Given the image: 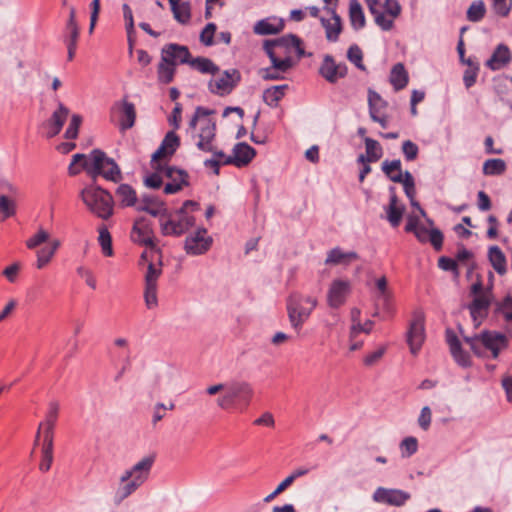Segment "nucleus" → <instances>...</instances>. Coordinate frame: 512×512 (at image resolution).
<instances>
[{"mask_svg":"<svg viewBox=\"0 0 512 512\" xmlns=\"http://www.w3.org/2000/svg\"><path fill=\"white\" fill-rule=\"evenodd\" d=\"M209 115V110L203 107H197L190 121L189 125L190 128L193 129V138L196 147L203 152L212 153L218 158H224V152L218 150L215 145L216 124Z\"/></svg>","mask_w":512,"mask_h":512,"instance_id":"20e7f679","label":"nucleus"},{"mask_svg":"<svg viewBox=\"0 0 512 512\" xmlns=\"http://www.w3.org/2000/svg\"><path fill=\"white\" fill-rule=\"evenodd\" d=\"M382 171L392 181V177H404L402 172V164L399 159L388 161L385 160L382 163Z\"/></svg>","mask_w":512,"mask_h":512,"instance_id":"8fccbe9b","label":"nucleus"},{"mask_svg":"<svg viewBox=\"0 0 512 512\" xmlns=\"http://www.w3.org/2000/svg\"><path fill=\"white\" fill-rule=\"evenodd\" d=\"M389 193V204L386 207H384V210L386 212V219L388 220L392 227L396 228L401 223L404 213V206L400 203L396 195L395 187L391 186L389 188Z\"/></svg>","mask_w":512,"mask_h":512,"instance_id":"6ab92c4d","label":"nucleus"},{"mask_svg":"<svg viewBox=\"0 0 512 512\" xmlns=\"http://www.w3.org/2000/svg\"><path fill=\"white\" fill-rule=\"evenodd\" d=\"M68 115L69 109L65 107L63 104H59L58 109L53 112L50 119L44 124V127L47 130V138H53L54 136L59 134L64 123L68 118Z\"/></svg>","mask_w":512,"mask_h":512,"instance_id":"412c9836","label":"nucleus"},{"mask_svg":"<svg viewBox=\"0 0 512 512\" xmlns=\"http://www.w3.org/2000/svg\"><path fill=\"white\" fill-rule=\"evenodd\" d=\"M486 14V6L482 0L473 1L467 9L466 16L471 22H480Z\"/></svg>","mask_w":512,"mask_h":512,"instance_id":"49530a36","label":"nucleus"},{"mask_svg":"<svg viewBox=\"0 0 512 512\" xmlns=\"http://www.w3.org/2000/svg\"><path fill=\"white\" fill-rule=\"evenodd\" d=\"M180 145V139L174 131H170L164 137L160 147L153 153L152 160L158 161L167 156H171Z\"/></svg>","mask_w":512,"mask_h":512,"instance_id":"bb28decb","label":"nucleus"},{"mask_svg":"<svg viewBox=\"0 0 512 512\" xmlns=\"http://www.w3.org/2000/svg\"><path fill=\"white\" fill-rule=\"evenodd\" d=\"M76 272L77 274L83 278L86 282V284L92 288L93 290L96 289L97 287V282H96V278L93 274V272L85 267V266H79L77 269H76Z\"/></svg>","mask_w":512,"mask_h":512,"instance_id":"69168bd1","label":"nucleus"},{"mask_svg":"<svg viewBox=\"0 0 512 512\" xmlns=\"http://www.w3.org/2000/svg\"><path fill=\"white\" fill-rule=\"evenodd\" d=\"M364 142H365L367 157H365L364 155H360L358 158V161L361 163H365L366 161H368V162L378 161L383 155V150H382V147L379 144V142L372 138H369V137H365Z\"/></svg>","mask_w":512,"mask_h":512,"instance_id":"2f4dec72","label":"nucleus"},{"mask_svg":"<svg viewBox=\"0 0 512 512\" xmlns=\"http://www.w3.org/2000/svg\"><path fill=\"white\" fill-rule=\"evenodd\" d=\"M80 198L91 213L103 220L109 219L114 213L112 195L95 183L83 188Z\"/></svg>","mask_w":512,"mask_h":512,"instance_id":"0eeeda50","label":"nucleus"},{"mask_svg":"<svg viewBox=\"0 0 512 512\" xmlns=\"http://www.w3.org/2000/svg\"><path fill=\"white\" fill-rule=\"evenodd\" d=\"M53 441L54 432L43 430L42 459L39 464L42 472L49 471L53 463Z\"/></svg>","mask_w":512,"mask_h":512,"instance_id":"cd10ccee","label":"nucleus"},{"mask_svg":"<svg viewBox=\"0 0 512 512\" xmlns=\"http://www.w3.org/2000/svg\"><path fill=\"white\" fill-rule=\"evenodd\" d=\"M368 106H369V115L376 116L380 114H384L383 111L387 107V102L382 99V97L375 91L369 89L368 91Z\"/></svg>","mask_w":512,"mask_h":512,"instance_id":"37998d69","label":"nucleus"},{"mask_svg":"<svg viewBox=\"0 0 512 512\" xmlns=\"http://www.w3.org/2000/svg\"><path fill=\"white\" fill-rule=\"evenodd\" d=\"M347 58L350 62L355 64L359 69L365 70V66L362 63L363 53L357 45H352L347 51Z\"/></svg>","mask_w":512,"mask_h":512,"instance_id":"052dcab7","label":"nucleus"},{"mask_svg":"<svg viewBox=\"0 0 512 512\" xmlns=\"http://www.w3.org/2000/svg\"><path fill=\"white\" fill-rule=\"evenodd\" d=\"M356 259H358L357 253L343 252L340 248H334L328 252L325 263L333 265L347 264Z\"/></svg>","mask_w":512,"mask_h":512,"instance_id":"473e14b6","label":"nucleus"},{"mask_svg":"<svg viewBox=\"0 0 512 512\" xmlns=\"http://www.w3.org/2000/svg\"><path fill=\"white\" fill-rule=\"evenodd\" d=\"M216 24L208 23L200 33V41L205 46H212L214 44V36L216 32Z\"/></svg>","mask_w":512,"mask_h":512,"instance_id":"13d9d810","label":"nucleus"},{"mask_svg":"<svg viewBox=\"0 0 512 512\" xmlns=\"http://www.w3.org/2000/svg\"><path fill=\"white\" fill-rule=\"evenodd\" d=\"M317 305L318 299L316 296L294 292L288 297L287 314L291 327L296 332H300Z\"/></svg>","mask_w":512,"mask_h":512,"instance_id":"6e6552de","label":"nucleus"},{"mask_svg":"<svg viewBox=\"0 0 512 512\" xmlns=\"http://www.w3.org/2000/svg\"><path fill=\"white\" fill-rule=\"evenodd\" d=\"M496 313L501 314L506 322L512 321V296L508 295L496 303Z\"/></svg>","mask_w":512,"mask_h":512,"instance_id":"864d4df0","label":"nucleus"},{"mask_svg":"<svg viewBox=\"0 0 512 512\" xmlns=\"http://www.w3.org/2000/svg\"><path fill=\"white\" fill-rule=\"evenodd\" d=\"M50 239V234L44 228L40 227L37 232L28 238L25 242L28 249H35L38 246L47 243Z\"/></svg>","mask_w":512,"mask_h":512,"instance_id":"3c124183","label":"nucleus"},{"mask_svg":"<svg viewBox=\"0 0 512 512\" xmlns=\"http://www.w3.org/2000/svg\"><path fill=\"white\" fill-rule=\"evenodd\" d=\"M55 253L48 247H43L36 251V263L37 269H44L53 259Z\"/></svg>","mask_w":512,"mask_h":512,"instance_id":"5fc2aeb1","label":"nucleus"},{"mask_svg":"<svg viewBox=\"0 0 512 512\" xmlns=\"http://www.w3.org/2000/svg\"><path fill=\"white\" fill-rule=\"evenodd\" d=\"M212 245V238L207 235L206 229H199L195 234L185 240V251L190 255L206 253Z\"/></svg>","mask_w":512,"mask_h":512,"instance_id":"2eb2a0df","label":"nucleus"},{"mask_svg":"<svg viewBox=\"0 0 512 512\" xmlns=\"http://www.w3.org/2000/svg\"><path fill=\"white\" fill-rule=\"evenodd\" d=\"M67 39L66 44L77 45L79 38V27L76 22V10L74 7L70 8L69 19L66 24Z\"/></svg>","mask_w":512,"mask_h":512,"instance_id":"c03bdc74","label":"nucleus"},{"mask_svg":"<svg viewBox=\"0 0 512 512\" xmlns=\"http://www.w3.org/2000/svg\"><path fill=\"white\" fill-rule=\"evenodd\" d=\"M490 305V299L487 295H477L469 305L470 315L473 319L475 327L480 326L482 320L487 316Z\"/></svg>","mask_w":512,"mask_h":512,"instance_id":"a878e982","label":"nucleus"},{"mask_svg":"<svg viewBox=\"0 0 512 512\" xmlns=\"http://www.w3.org/2000/svg\"><path fill=\"white\" fill-rule=\"evenodd\" d=\"M392 182L400 183L403 185L404 192L408 199L415 197V182L412 174L409 171L404 172V177H392Z\"/></svg>","mask_w":512,"mask_h":512,"instance_id":"09e8293b","label":"nucleus"},{"mask_svg":"<svg viewBox=\"0 0 512 512\" xmlns=\"http://www.w3.org/2000/svg\"><path fill=\"white\" fill-rule=\"evenodd\" d=\"M390 82L396 91L406 87L408 83V74L402 63L393 66L390 74Z\"/></svg>","mask_w":512,"mask_h":512,"instance_id":"c9c22d12","label":"nucleus"},{"mask_svg":"<svg viewBox=\"0 0 512 512\" xmlns=\"http://www.w3.org/2000/svg\"><path fill=\"white\" fill-rule=\"evenodd\" d=\"M58 414L59 403L57 401L49 402L45 420L39 423L40 429L54 432V428L58 419Z\"/></svg>","mask_w":512,"mask_h":512,"instance_id":"ea45409f","label":"nucleus"},{"mask_svg":"<svg viewBox=\"0 0 512 512\" xmlns=\"http://www.w3.org/2000/svg\"><path fill=\"white\" fill-rule=\"evenodd\" d=\"M171 10L175 20L181 24H187L191 18V7L186 1H172Z\"/></svg>","mask_w":512,"mask_h":512,"instance_id":"f704fd0d","label":"nucleus"},{"mask_svg":"<svg viewBox=\"0 0 512 512\" xmlns=\"http://www.w3.org/2000/svg\"><path fill=\"white\" fill-rule=\"evenodd\" d=\"M98 231H99L98 242L101 246L102 253L105 256L111 257L113 255L111 234L108 231L107 227L104 225L100 226Z\"/></svg>","mask_w":512,"mask_h":512,"instance_id":"de8ad7c7","label":"nucleus"},{"mask_svg":"<svg viewBox=\"0 0 512 512\" xmlns=\"http://www.w3.org/2000/svg\"><path fill=\"white\" fill-rule=\"evenodd\" d=\"M401 456L409 458L414 455L418 450V440L413 436L404 438L399 445Z\"/></svg>","mask_w":512,"mask_h":512,"instance_id":"603ef678","label":"nucleus"},{"mask_svg":"<svg viewBox=\"0 0 512 512\" xmlns=\"http://www.w3.org/2000/svg\"><path fill=\"white\" fill-rule=\"evenodd\" d=\"M483 174L487 176L501 175L506 171V163L502 159H488L483 163Z\"/></svg>","mask_w":512,"mask_h":512,"instance_id":"a18cd8bd","label":"nucleus"},{"mask_svg":"<svg viewBox=\"0 0 512 512\" xmlns=\"http://www.w3.org/2000/svg\"><path fill=\"white\" fill-rule=\"evenodd\" d=\"M115 194L123 207L135 206L137 203L136 191L128 184H121Z\"/></svg>","mask_w":512,"mask_h":512,"instance_id":"72a5a7b5","label":"nucleus"},{"mask_svg":"<svg viewBox=\"0 0 512 512\" xmlns=\"http://www.w3.org/2000/svg\"><path fill=\"white\" fill-rule=\"evenodd\" d=\"M473 353L478 357H486L490 352L493 359H497L500 352L508 347L506 335L491 330H484L474 336L464 337Z\"/></svg>","mask_w":512,"mask_h":512,"instance_id":"423d86ee","label":"nucleus"},{"mask_svg":"<svg viewBox=\"0 0 512 512\" xmlns=\"http://www.w3.org/2000/svg\"><path fill=\"white\" fill-rule=\"evenodd\" d=\"M350 290V284L344 280H334L327 293V303L331 308L341 307L347 298Z\"/></svg>","mask_w":512,"mask_h":512,"instance_id":"a211bd4d","label":"nucleus"},{"mask_svg":"<svg viewBox=\"0 0 512 512\" xmlns=\"http://www.w3.org/2000/svg\"><path fill=\"white\" fill-rule=\"evenodd\" d=\"M136 209L147 212L154 217H160V219H164L168 212L164 202L155 196H143Z\"/></svg>","mask_w":512,"mask_h":512,"instance_id":"4be33fe9","label":"nucleus"},{"mask_svg":"<svg viewBox=\"0 0 512 512\" xmlns=\"http://www.w3.org/2000/svg\"><path fill=\"white\" fill-rule=\"evenodd\" d=\"M284 28V22L278 18H266L258 21L254 26V33L258 35L277 34Z\"/></svg>","mask_w":512,"mask_h":512,"instance_id":"c85d7f7f","label":"nucleus"},{"mask_svg":"<svg viewBox=\"0 0 512 512\" xmlns=\"http://www.w3.org/2000/svg\"><path fill=\"white\" fill-rule=\"evenodd\" d=\"M241 80L237 69L225 70L208 82V89L212 94L225 96L230 94Z\"/></svg>","mask_w":512,"mask_h":512,"instance_id":"9b49d317","label":"nucleus"},{"mask_svg":"<svg viewBox=\"0 0 512 512\" xmlns=\"http://www.w3.org/2000/svg\"><path fill=\"white\" fill-rule=\"evenodd\" d=\"M116 349L122 350L123 366L121 367L116 379H119L123 373L130 367L131 364V350L127 339L119 337L113 342Z\"/></svg>","mask_w":512,"mask_h":512,"instance_id":"a19ab883","label":"nucleus"},{"mask_svg":"<svg viewBox=\"0 0 512 512\" xmlns=\"http://www.w3.org/2000/svg\"><path fill=\"white\" fill-rule=\"evenodd\" d=\"M511 60L512 55L508 46L499 44L493 51L491 57L486 61L485 65L492 71H497L507 66Z\"/></svg>","mask_w":512,"mask_h":512,"instance_id":"b1692460","label":"nucleus"},{"mask_svg":"<svg viewBox=\"0 0 512 512\" xmlns=\"http://www.w3.org/2000/svg\"><path fill=\"white\" fill-rule=\"evenodd\" d=\"M82 170H85L94 182L99 176L112 182H118L122 178L121 170L116 162L99 149H94L88 155L77 153L72 156L68 167L69 174L75 176Z\"/></svg>","mask_w":512,"mask_h":512,"instance_id":"f257e3e1","label":"nucleus"},{"mask_svg":"<svg viewBox=\"0 0 512 512\" xmlns=\"http://www.w3.org/2000/svg\"><path fill=\"white\" fill-rule=\"evenodd\" d=\"M425 341V316L422 311H416L407 331V343L410 352L417 355Z\"/></svg>","mask_w":512,"mask_h":512,"instance_id":"f8f14e48","label":"nucleus"},{"mask_svg":"<svg viewBox=\"0 0 512 512\" xmlns=\"http://www.w3.org/2000/svg\"><path fill=\"white\" fill-rule=\"evenodd\" d=\"M402 152L407 161H413L417 158L419 153L418 146L411 140H406L402 144Z\"/></svg>","mask_w":512,"mask_h":512,"instance_id":"0e129e2a","label":"nucleus"},{"mask_svg":"<svg viewBox=\"0 0 512 512\" xmlns=\"http://www.w3.org/2000/svg\"><path fill=\"white\" fill-rule=\"evenodd\" d=\"M288 89L287 84L272 86L267 88L263 92V100L264 102L271 106L276 107L279 101L285 96L286 90Z\"/></svg>","mask_w":512,"mask_h":512,"instance_id":"e433bc0d","label":"nucleus"},{"mask_svg":"<svg viewBox=\"0 0 512 512\" xmlns=\"http://www.w3.org/2000/svg\"><path fill=\"white\" fill-rule=\"evenodd\" d=\"M121 115L119 120L120 129L125 131L132 128L136 120L135 105L131 102L123 100L121 102Z\"/></svg>","mask_w":512,"mask_h":512,"instance_id":"c756f323","label":"nucleus"},{"mask_svg":"<svg viewBox=\"0 0 512 512\" xmlns=\"http://www.w3.org/2000/svg\"><path fill=\"white\" fill-rule=\"evenodd\" d=\"M492 8L498 16L507 17L512 8V0H492Z\"/></svg>","mask_w":512,"mask_h":512,"instance_id":"bf43d9fd","label":"nucleus"},{"mask_svg":"<svg viewBox=\"0 0 512 512\" xmlns=\"http://www.w3.org/2000/svg\"><path fill=\"white\" fill-rule=\"evenodd\" d=\"M410 494L400 489H389L378 487L373 493V500L391 506H403L409 499Z\"/></svg>","mask_w":512,"mask_h":512,"instance_id":"4468645a","label":"nucleus"},{"mask_svg":"<svg viewBox=\"0 0 512 512\" xmlns=\"http://www.w3.org/2000/svg\"><path fill=\"white\" fill-rule=\"evenodd\" d=\"M376 287L379 291V297L380 299L385 303L388 304V302L391 299V293L388 290V284L386 277H381L376 281Z\"/></svg>","mask_w":512,"mask_h":512,"instance_id":"338daca9","label":"nucleus"},{"mask_svg":"<svg viewBox=\"0 0 512 512\" xmlns=\"http://www.w3.org/2000/svg\"><path fill=\"white\" fill-rule=\"evenodd\" d=\"M446 342L449 345L450 352L454 360L461 366L467 367L470 365V356L463 351L461 343L452 329L446 330Z\"/></svg>","mask_w":512,"mask_h":512,"instance_id":"5701e85b","label":"nucleus"},{"mask_svg":"<svg viewBox=\"0 0 512 512\" xmlns=\"http://www.w3.org/2000/svg\"><path fill=\"white\" fill-rule=\"evenodd\" d=\"M432 420V412L431 409L428 406H424L421 409L419 418H418V424L423 430H428L431 424Z\"/></svg>","mask_w":512,"mask_h":512,"instance_id":"774afa93","label":"nucleus"},{"mask_svg":"<svg viewBox=\"0 0 512 512\" xmlns=\"http://www.w3.org/2000/svg\"><path fill=\"white\" fill-rule=\"evenodd\" d=\"M319 73L329 83H335L346 76L347 66L345 63H336L331 55H325Z\"/></svg>","mask_w":512,"mask_h":512,"instance_id":"dca6fc26","label":"nucleus"},{"mask_svg":"<svg viewBox=\"0 0 512 512\" xmlns=\"http://www.w3.org/2000/svg\"><path fill=\"white\" fill-rule=\"evenodd\" d=\"M154 462V455L145 456L121 475L119 487L115 494L117 503L129 497L146 482Z\"/></svg>","mask_w":512,"mask_h":512,"instance_id":"39448f33","label":"nucleus"},{"mask_svg":"<svg viewBox=\"0 0 512 512\" xmlns=\"http://www.w3.org/2000/svg\"><path fill=\"white\" fill-rule=\"evenodd\" d=\"M189 65L202 74L215 76L219 72V67L212 60L205 57L190 59Z\"/></svg>","mask_w":512,"mask_h":512,"instance_id":"4c0bfd02","label":"nucleus"},{"mask_svg":"<svg viewBox=\"0 0 512 512\" xmlns=\"http://www.w3.org/2000/svg\"><path fill=\"white\" fill-rule=\"evenodd\" d=\"M255 155L256 151L253 147L244 142L237 143L233 148V155L227 156L224 159L223 164H233L236 167H243L248 165Z\"/></svg>","mask_w":512,"mask_h":512,"instance_id":"f3484780","label":"nucleus"},{"mask_svg":"<svg viewBox=\"0 0 512 512\" xmlns=\"http://www.w3.org/2000/svg\"><path fill=\"white\" fill-rule=\"evenodd\" d=\"M15 214V202L5 196H0V219L3 221Z\"/></svg>","mask_w":512,"mask_h":512,"instance_id":"6e6d98bb","label":"nucleus"},{"mask_svg":"<svg viewBox=\"0 0 512 512\" xmlns=\"http://www.w3.org/2000/svg\"><path fill=\"white\" fill-rule=\"evenodd\" d=\"M161 55L169 60L173 65L189 64L191 54L186 46L179 44H168L162 48Z\"/></svg>","mask_w":512,"mask_h":512,"instance_id":"aec40b11","label":"nucleus"},{"mask_svg":"<svg viewBox=\"0 0 512 512\" xmlns=\"http://www.w3.org/2000/svg\"><path fill=\"white\" fill-rule=\"evenodd\" d=\"M164 174L167 178L171 180L172 183H181L183 185L187 184V174L183 170L174 167H166L164 170Z\"/></svg>","mask_w":512,"mask_h":512,"instance_id":"4d7b16f0","label":"nucleus"},{"mask_svg":"<svg viewBox=\"0 0 512 512\" xmlns=\"http://www.w3.org/2000/svg\"><path fill=\"white\" fill-rule=\"evenodd\" d=\"M210 396L219 394L216 405L221 410L246 409L254 396V389L247 381L233 380L217 383L206 388Z\"/></svg>","mask_w":512,"mask_h":512,"instance_id":"f03ea898","label":"nucleus"},{"mask_svg":"<svg viewBox=\"0 0 512 512\" xmlns=\"http://www.w3.org/2000/svg\"><path fill=\"white\" fill-rule=\"evenodd\" d=\"M375 23L384 31L394 27L395 19L401 13V6L397 0H365Z\"/></svg>","mask_w":512,"mask_h":512,"instance_id":"9d476101","label":"nucleus"},{"mask_svg":"<svg viewBox=\"0 0 512 512\" xmlns=\"http://www.w3.org/2000/svg\"><path fill=\"white\" fill-rule=\"evenodd\" d=\"M189 208L197 209L198 204L187 200L174 214L167 212L164 219H159L161 232L164 236H180L195 225V217L188 212Z\"/></svg>","mask_w":512,"mask_h":512,"instance_id":"1a4fd4ad","label":"nucleus"},{"mask_svg":"<svg viewBox=\"0 0 512 512\" xmlns=\"http://www.w3.org/2000/svg\"><path fill=\"white\" fill-rule=\"evenodd\" d=\"M161 273V268H157L153 263H149L145 275V286H157V280Z\"/></svg>","mask_w":512,"mask_h":512,"instance_id":"e2e57ef3","label":"nucleus"},{"mask_svg":"<svg viewBox=\"0 0 512 512\" xmlns=\"http://www.w3.org/2000/svg\"><path fill=\"white\" fill-rule=\"evenodd\" d=\"M130 239L138 245L154 248L156 244L151 221L144 217L137 218L132 226Z\"/></svg>","mask_w":512,"mask_h":512,"instance_id":"ddd939ff","label":"nucleus"},{"mask_svg":"<svg viewBox=\"0 0 512 512\" xmlns=\"http://www.w3.org/2000/svg\"><path fill=\"white\" fill-rule=\"evenodd\" d=\"M332 14L330 19L321 18V24L325 29L326 39L329 42H336L342 31V20L341 17L336 13L335 8H327Z\"/></svg>","mask_w":512,"mask_h":512,"instance_id":"393cba45","label":"nucleus"},{"mask_svg":"<svg viewBox=\"0 0 512 512\" xmlns=\"http://www.w3.org/2000/svg\"><path fill=\"white\" fill-rule=\"evenodd\" d=\"M488 258L497 273L503 275L506 272V258L498 246H491L489 248Z\"/></svg>","mask_w":512,"mask_h":512,"instance_id":"58836bf2","label":"nucleus"},{"mask_svg":"<svg viewBox=\"0 0 512 512\" xmlns=\"http://www.w3.org/2000/svg\"><path fill=\"white\" fill-rule=\"evenodd\" d=\"M349 20L352 28L355 30H360L365 27V15L358 0H350L349 2Z\"/></svg>","mask_w":512,"mask_h":512,"instance_id":"7c9ffc66","label":"nucleus"},{"mask_svg":"<svg viewBox=\"0 0 512 512\" xmlns=\"http://www.w3.org/2000/svg\"><path fill=\"white\" fill-rule=\"evenodd\" d=\"M82 123V117L74 114L71 118L68 128L65 131L66 139H75L78 136L79 127Z\"/></svg>","mask_w":512,"mask_h":512,"instance_id":"680f3d73","label":"nucleus"},{"mask_svg":"<svg viewBox=\"0 0 512 512\" xmlns=\"http://www.w3.org/2000/svg\"><path fill=\"white\" fill-rule=\"evenodd\" d=\"M264 49L271 63L282 72L288 71L294 64L293 54L297 59L305 55L302 40L292 34L282 36L274 41H266Z\"/></svg>","mask_w":512,"mask_h":512,"instance_id":"7ed1b4c3","label":"nucleus"},{"mask_svg":"<svg viewBox=\"0 0 512 512\" xmlns=\"http://www.w3.org/2000/svg\"><path fill=\"white\" fill-rule=\"evenodd\" d=\"M176 66L173 65L167 58L161 55V61L158 65V80L164 84H168L173 81Z\"/></svg>","mask_w":512,"mask_h":512,"instance_id":"79ce46f5","label":"nucleus"}]
</instances>
